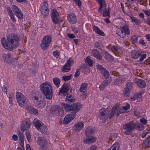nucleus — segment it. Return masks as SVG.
Masks as SVG:
<instances>
[{
  "label": "nucleus",
  "mask_w": 150,
  "mask_h": 150,
  "mask_svg": "<svg viewBox=\"0 0 150 150\" xmlns=\"http://www.w3.org/2000/svg\"><path fill=\"white\" fill-rule=\"evenodd\" d=\"M19 37L16 34L11 33L7 36L6 41L5 38L1 40V43L6 49L12 51L13 49L16 48L18 45Z\"/></svg>",
  "instance_id": "1"
},
{
  "label": "nucleus",
  "mask_w": 150,
  "mask_h": 150,
  "mask_svg": "<svg viewBox=\"0 0 150 150\" xmlns=\"http://www.w3.org/2000/svg\"><path fill=\"white\" fill-rule=\"evenodd\" d=\"M40 89L41 92L44 95L47 99L50 100L52 98V89L50 83L45 82L41 83L40 86Z\"/></svg>",
  "instance_id": "2"
},
{
  "label": "nucleus",
  "mask_w": 150,
  "mask_h": 150,
  "mask_svg": "<svg viewBox=\"0 0 150 150\" xmlns=\"http://www.w3.org/2000/svg\"><path fill=\"white\" fill-rule=\"evenodd\" d=\"M16 96L17 101L20 106L25 109L26 107L29 105L26 97L23 94L19 92L16 93Z\"/></svg>",
  "instance_id": "3"
},
{
  "label": "nucleus",
  "mask_w": 150,
  "mask_h": 150,
  "mask_svg": "<svg viewBox=\"0 0 150 150\" xmlns=\"http://www.w3.org/2000/svg\"><path fill=\"white\" fill-rule=\"evenodd\" d=\"M34 126L41 133L45 134L47 132V129L46 126L42 122L37 119H34L33 122Z\"/></svg>",
  "instance_id": "4"
},
{
  "label": "nucleus",
  "mask_w": 150,
  "mask_h": 150,
  "mask_svg": "<svg viewBox=\"0 0 150 150\" xmlns=\"http://www.w3.org/2000/svg\"><path fill=\"white\" fill-rule=\"evenodd\" d=\"M122 128L125 134L132 135V131L134 129V122L132 121L125 124L123 125Z\"/></svg>",
  "instance_id": "5"
},
{
  "label": "nucleus",
  "mask_w": 150,
  "mask_h": 150,
  "mask_svg": "<svg viewBox=\"0 0 150 150\" xmlns=\"http://www.w3.org/2000/svg\"><path fill=\"white\" fill-rule=\"evenodd\" d=\"M40 94L38 92H37L33 94L31 98L36 107L42 108L44 107V105L42 104V102L40 99Z\"/></svg>",
  "instance_id": "6"
},
{
  "label": "nucleus",
  "mask_w": 150,
  "mask_h": 150,
  "mask_svg": "<svg viewBox=\"0 0 150 150\" xmlns=\"http://www.w3.org/2000/svg\"><path fill=\"white\" fill-rule=\"evenodd\" d=\"M96 1L98 2L100 5V7L98 9V11L100 12V13H101L102 8L105 7L103 13V15L104 17L109 16L110 14V7H108V10H107L106 4L105 1L104 0H96Z\"/></svg>",
  "instance_id": "7"
},
{
  "label": "nucleus",
  "mask_w": 150,
  "mask_h": 150,
  "mask_svg": "<svg viewBox=\"0 0 150 150\" xmlns=\"http://www.w3.org/2000/svg\"><path fill=\"white\" fill-rule=\"evenodd\" d=\"M50 112L52 114L58 116L62 115L63 113V111L62 110L60 107L57 105L52 106L51 108Z\"/></svg>",
  "instance_id": "8"
},
{
  "label": "nucleus",
  "mask_w": 150,
  "mask_h": 150,
  "mask_svg": "<svg viewBox=\"0 0 150 150\" xmlns=\"http://www.w3.org/2000/svg\"><path fill=\"white\" fill-rule=\"evenodd\" d=\"M100 115L99 117L102 122L104 123L108 119L110 111L108 108L100 110L99 111Z\"/></svg>",
  "instance_id": "9"
},
{
  "label": "nucleus",
  "mask_w": 150,
  "mask_h": 150,
  "mask_svg": "<svg viewBox=\"0 0 150 150\" xmlns=\"http://www.w3.org/2000/svg\"><path fill=\"white\" fill-rule=\"evenodd\" d=\"M51 41V37L48 35L45 36L43 38L40 46L43 50L46 49Z\"/></svg>",
  "instance_id": "10"
},
{
  "label": "nucleus",
  "mask_w": 150,
  "mask_h": 150,
  "mask_svg": "<svg viewBox=\"0 0 150 150\" xmlns=\"http://www.w3.org/2000/svg\"><path fill=\"white\" fill-rule=\"evenodd\" d=\"M121 32L117 34L121 38H124L126 36V35H129L130 33V30L128 25L126 24L125 25L120 27Z\"/></svg>",
  "instance_id": "11"
},
{
  "label": "nucleus",
  "mask_w": 150,
  "mask_h": 150,
  "mask_svg": "<svg viewBox=\"0 0 150 150\" xmlns=\"http://www.w3.org/2000/svg\"><path fill=\"white\" fill-rule=\"evenodd\" d=\"M96 68L99 70L105 79H108L110 75L109 73L105 68L103 67L102 65L98 64L96 66Z\"/></svg>",
  "instance_id": "12"
},
{
  "label": "nucleus",
  "mask_w": 150,
  "mask_h": 150,
  "mask_svg": "<svg viewBox=\"0 0 150 150\" xmlns=\"http://www.w3.org/2000/svg\"><path fill=\"white\" fill-rule=\"evenodd\" d=\"M37 142L38 145H40V149L42 148H46L47 145V141L44 137H38L37 140Z\"/></svg>",
  "instance_id": "13"
},
{
  "label": "nucleus",
  "mask_w": 150,
  "mask_h": 150,
  "mask_svg": "<svg viewBox=\"0 0 150 150\" xmlns=\"http://www.w3.org/2000/svg\"><path fill=\"white\" fill-rule=\"evenodd\" d=\"M52 18V21L55 24H58L60 21L59 14L57 11L53 9L51 12Z\"/></svg>",
  "instance_id": "14"
},
{
  "label": "nucleus",
  "mask_w": 150,
  "mask_h": 150,
  "mask_svg": "<svg viewBox=\"0 0 150 150\" xmlns=\"http://www.w3.org/2000/svg\"><path fill=\"white\" fill-rule=\"evenodd\" d=\"M31 123L29 118H27L24 120L21 125V129L22 131H25L28 130L30 127Z\"/></svg>",
  "instance_id": "15"
},
{
  "label": "nucleus",
  "mask_w": 150,
  "mask_h": 150,
  "mask_svg": "<svg viewBox=\"0 0 150 150\" xmlns=\"http://www.w3.org/2000/svg\"><path fill=\"white\" fill-rule=\"evenodd\" d=\"M48 5L46 1H44L43 5L41 7V13L44 16H47L48 15L49 10L48 8Z\"/></svg>",
  "instance_id": "16"
},
{
  "label": "nucleus",
  "mask_w": 150,
  "mask_h": 150,
  "mask_svg": "<svg viewBox=\"0 0 150 150\" xmlns=\"http://www.w3.org/2000/svg\"><path fill=\"white\" fill-rule=\"evenodd\" d=\"M2 57L4 62L9 64L11 63L13 60L12 55L10 53L4 54Z\"/></svg>",
  "instance_id": "17"
},
{
  "label": "nucleus",
  "mask_w": 150,
  "mask_h": 150,
  "mask_svg": "<svg viewBox=\"0 0 150 150\" xmlns=\"http://www.w3.org/2000/svg\"><path fill=\"white\" fill-rule=\"evenodd\" d=\"M73 112L71 114L76 116V113L78 112L82 107L81 105L79 103H75L72 104Z\"/></svg>",
  "instance_id": "18"
},
{
  "label": "nucleus",
  "mask_w": 150,
  "mask_h": 150,
  "mask_svg": "<svg viewBox=\"0 0 150 150\" xmlns=\"http://www.w3.org/2000/svg\"><path fill=\"white\" fill-rule=\"evenodd\" d=\"M12 9L15 15L18 18L22 19L23 18V14L21 13V11L15 5L13 6Z\"/></svg>",
  "instance_id": "19"
},
{
  "label": "nucleus",
  "mask_w": 150,
  "mask_h": 150,
  "mask_svg": "<svg viewBox=\"0 0 150 150\" xmlns=\"http://www.w3.org/2000/svg\"><path fill=\"white\" fill-rule=\"evenodd\" d=\"M68 21L72 24H75L77 21V19L74 14L70 13L68 14L67 16Z\"/></svg>",
  "instance_id": "20"
},
{
  "label": "nucleus",
  "mask_w": 150,
  "mask_h": 150,
  "mask_svg": "<svg viewBox=\"0 0 150 150\" xmlns=\"http://www.w3.org/2000/svg\"><path fill=\"white\" fill-rule=\"evenodd\" d=\"M76 117L75 115L72 114L67 115L64 119L63 123L64 124H67L69 123L71 120H72Z\"/></svg>",
  "instance_id": "21"
},
{
  "label": "nucleus",
  "mask_w": 150,
  "mask_h": 150,
  "mask_svg": "<svg viewBox=\"0 0 150 150\" xmlns=\"http://www.w3.org/2000/svg\"><path fill=\"white\" fill-rule=\"evenodd\" d=\"M94 130V128L90 126L88 127L86 129V136L88 137H89L95 133Z\"/></svg>",
  "instance_id": "22"
},
{
  "label": "nucleus",
  "mask_w": 150,
  "mask_h": 150,
  "mask_svg": "<svg viewBox=\"0 0 150 150\" xmlns=\"http://www.w3.org/2000/svg\"><path fill=\"white\" fill-rule=\"evenodd\" d=\"M28 113L36 114L38 113V110L30 105L27 106L25 109Z\"/></svg>",
  "instance_id": "23"
},
{
  "label": "nucleus",
  "mask_w": 150,
  "mask_h": 150,
  "mask_svg": "<svg viewBox=\"0 0 150 150\" xmlns=\"http://www.w3.org/2000/svg\"><path fill=\"white\" fill-rule=\"evenodd\" d=\"M69 87L67 83H64L62 86V87L59 90V92L64 94L67 92L69 90Z\"/></svg>",
  "instance_id": "24"
},
{
  "label": "nucleus",
  "mask_w": 150,
  "mask_h": 150,
  "mask_svg": "<svg viewBox=\"0 0 150 150\" xmlns=\"http://www.w3.org/2000/svg\"><path fill=\"white\" fill-rule=\"evenodd\" d=\"M93 55L95 58L99 60H101L102 56L100 54V53L97 49H93Z\"/></svg>",
  "instance_id": "25"
},
{
  "label": "nucleus",
  "mask_w": 150,
  "mask_h": 150,
  "mask_svg": "<svg viewBox=\"0 0 150 150\" xmlns=\"http://www.w3.org/2000/svg\"><path fill=\"white\" fill-rule=\"evenodd\" d=\"M93 30L97 34L102 36H105V34L97 26L94 25L93 27Z\"/></svg>",
  "instance_id": "26"
},
{
  "label": "nucleus",
  "mask_w": 150,
  "mask_h": 150,
  "mask_svg": "<svg viewBox=\"0 0 150 150\" xmlns=\"http://www.w3.org/2000/svg\"><path fill=\"white\" fill-rule=\"evenodd\" d=\"M140 55H141V54L138 50H136L133 52L131 54L132 57L135 59H137L140 56Z\"/></svg>",
  "instance_id": "27"
},
{
  "label": "nucleus",
  "mask_w": 150,
  "mask_h": 150,
  "mask_svg": "<svg viewBox=\"0 0 150 150\" xmlns=\"http://www.w3.org/2000/svg\"><path fill=\"white\" fill-rule=\"evenodd\" d=\"M137 83L138 86L140 88H144L146 86V84L144 80L138 79Z\"/></svg>",
  "instance_id": "28"
},
{
  "label": "nucleus",
  "mask_w": 150,
  "mask_h": 150,
  "mask_svg": "<svg viewBox=\"0 0 150 150\" xmlns=\"http://www.w3.org/2000/svg\"><path fill=\"white\" fill-rule=\"evenodd\" d=\"M75 99L72 95H69V94H67L65 100V101L67 103H70L74 102L75 101Z\"/></svg>",
  "instance_id": "29"
},
{
  "label": "nucleus",
  "mask_w": 150,
  "mask_h": 150,
  "mask_svg": "<svg viewBox=\"0 0 150 150\" xmlns=\"http://www.w3.org/2000/svg\"><path fill=\"white\" fill-rule=\"evenodd\" d=\"M118 109V107L117 106H114L112 109L111 112L109 114V118L110 119H111L114 116V115L115 114L117 110Z\"/></svg>",
  "instance_id": "30"
},
{
  "label": "nucleus",
  "mask_w": 150,
  "mask_h": 150,
  "mask_svg": "<svg viewBox=\"0 0 150 150\" xmlns=\"http://www.w3.org/2000/svg\"><path fill=\"white\" fill-rule=\"evenodd\" d=\"M142 131L144 129V127L142 125L134 122V129Z\"/></svg>",
  "instance_id": "31"
},
{
  "label": "nucleus",
  "mask_w": 150,
  "mask_h": 150,
  "mask_svg": "<svg viewBox=\"0 0 150 150\" xmlns=\"http://www.w3.org/2000/svg\"><path fill=\"white\" fill-rule=\"evenodd\" d=\"M96 140V138L95 137H92L91 138L83 140V142L86 144H89L95 142Z\"/></svg>",
  "instance_id": "32"
},
{
  "label": "nucleus",
  "mask_w": 150,
  "mask_h": 150,
  "mask_svg": "<svg viewBox=\"0 0 150 150\" xmlns=\"http://www.w3.org/2000/svg\"><path fill=\"white\" fill-rule=\"evenodd\" d=\"M84 125L83 123L81 122L76 123L74 126L76 129L80 130L83 128Z\"/></svg>",
  "instance_id": "33"
},
{
  "label": "nucleus",
  "mask_w": 150,
  "mask_h": 150,
  "mask_svg": "<svg viewBox=\"0 0 150 150\" xmlns=\"http://www.w3.org/2000/svg\"><path fill=\"white\" fill-rule=\"evenodd\" d=\"M142 146L144 147H150V137H149L144 141Z\"/></svg>",
  "instance_id": "34"
},
{
  "label": "nucleus",
  "mask_w": 150,
  "mask_h": 150,
  "mask_svg": "<svg viewBox=\"0 0 150 150\" xmlns=\"http://www.w3.org/2000/svg\"><path fill=\"white\" fill-rule=\"evenodd\" d=\"M111 50L112 52L115 53L120 52L121 51L120 48L115 46H112L111 48Z\"/></svg>",
  "instance_id": "35"
},
{
  "label": "nucleus",
  "mask_w": 150,
  "mask_h": 150,
  "mask_svg": "<svg viewBox=\"0 0 150 150\" xmlns=\"http://www.w3.org/2000/svg\"><path fill=\"white\" fill-rule=\"evenodd\" d=\"M63 105L66 111H70L73 112L72 105H70L67 104H64Z\"/></svg>",
  "instance_id": "36"
},
{
  "label": "nucleus",
  "mask_w": 150,
  "mask_h": 150,
  "mask_svg": "<svg viewBox=\"0 0 150 150\" xmlns=\"http://www.w3.org/2000/svg\"><path fill=\"white\" fill-rule=\"evenodd\" d=\"M87 83H84L82 84L81 85L80 91L81 92H84L86 91L87 89Z\"/></svg>",
  "instance_id": "37"
},
{
  "label": "nucleus",
  "mask_w": 150,
  "mask_h": 150,
  "mask_svg": "<svg viewBox=\"0 0 150 150\" xmlns=\"http://www.w3.org/2000/svg\"><path fill=\"white\" fill-rule=\"evenodd\" d=\"M53 81L54 83L57 88H58L60 83V80L57 77L53 79Z\"/></svg>",
  "instance_id": "38"
},
{
  "label": "nucleus",
  "mask_w": 150,
  "mask_h": 150,
  "mask_svg": "<svg viewBox=\"0 0 150 150\" xmlns=\"http://www.w3.org/2000/svg\"><path fill=\"white\" fill-rule=\"evenodd\" d=\"M119 145L117 143H115L108 150H118L119 149Z\"/></svg>",
  "instance_id": "39"
},
{
  "label": "nucleus",
  "mask_w": 150,
  "mask_h": 150,
  "mask_svg": "<svg viewBox=\"0 0 150 150\" xmlns=\"http://www.w3.org/2000/svg\"><path fill=\"white\" fill-rule=\"evenodd\" d=\"M71 69V67L69 66H68L65 64L63 67L62 68H61V70L63 72H67L69 71Z\"/></svg>",
  "instance_id": "40"
},
{
  "label": "nucleus",
  "mask_w": 150,
  "mask_h": 150,
  "mask_svg": "<svg viewBox=\"0 0 150 150\" xmlns=\"http://www.w3.org/2000/svg\"><path fill=\"white\" fill-rule=\"evenodd\" d=\"M138 38L135 35H132L130 39V41L132 42V44L137 42Z\"/></svg>",
  "instance_id": "41"
},
{
  "label": "nucleus",
  "mask_w": 150,
  "mask_h": 150,
  "mask_svg": "<svg viewBox=\"0 0 150 150\" xmlns=\"http://www.w3.org/2000/svg\"><path fill=\"white\" fill-rule=\"evenodd\" d=\"M95 46L100 50H102L103 48V46L102 45V43L100 41L96 42L95 44Z\"/></svg>",
  "instance_id": "42"
},
{
  "label": "nucleus",
  "mask_w": 150,
  "mask_h": 150,
  "mask_svg": "<svg viewBox=\"0 0 150 150\" xmlns=\"http://www.w3.org/2000/svg\"><path fill=\"white\" fill-rule=\"evenodd\" d=\"M131 18L132 21L134 22L137 25H139L141 23V21L135 17H131Z\"/></svg>",
  "instance_id": "43"
},
{
  "label": "nucleus",
  "mask_w": 150,
  "mask_h": 150,
  "mask_svg": "<svg viewBox=\"0 0 150 150\" xmlns=\"http://www.w3.org/2000/svg\"><path fill=\"white\" fill-rule=\"evenodd\" d=\"M104 53L105 54V58L108 60H112L113 59V57L109 54L106 51H105Z\"/></svg>",
  "instance_id": "44"
},
{
  "label": "nucleus",
  "mask_w": 150,
  "mask_h": 150,
  "mask_svg": "<svg viewBox=\"0 0 150 150\" xmlns=\"http://www.w3.org/2000/svg\"><path fill=\"white\" fill-rule=\"evenodd\" d=\"M122 83V80L121 77H119L116 79L114 82V84H119Z\"/></svg>",
  "instance_id": "45"
},
{
  "label": "nucleus",
  "mask_w": 150,
  "mask_h": 150,
  "mask_svg": "<svg viewBox=\"0 0 150 150\" xmlns=\"http://www.w3.org/2000/svg\"><path fill=\"white\" fill-rule=\"evenodd\" d=\"M125 90L123 91V93L125 96H128L130 94L129 91L130 90L128 88H124Z\"/></svg>",
  "instance_id": "46"
},
{
  "label": "nucleus",
  "mask_w": 150,
  "mask_h": 150,
  "mask_svg": "<svg viewBox=\"0 0 150 150\" xmlns=\"http://www.w3.org/2000/svg\"><path fill=\"white\" fill-rule=\"evenodd\" d=\"M71 74L69 76H62V79L65 81H68L69 80L71 79Z\"/></svg>",
  "instance_id": "47"
},
{
  "label": "nucleus",
  "mask_w": 150,
  "mask_h": 150,
  "mask_svg": "<svg viewBox=\"0 0 150 150\" xmlns=\"http://www.w3.org/2000/svg\"><path fill=\"white\" fill-rule=\"evenodd\" d=\"M85 62L86 63H87L90 67H91L92 66L93 62L90 58H86L85 60Z\"/></svg>",
  "instance_id": "48"
},
{
  "label": "nucleus",
  "mask_w": 150,
  "mask_h": 150,
  "mask_svg": "<svg viewBox=\"0 0 150 150\" xmlns=\"http://www.w3.org/2000/svg\"><path fill=\"white\" fill-rule=\"evenodd\" d=\"M108 79H105V80H104L102 83L103 85H104V86H105V87L108 86L110 83V82L111 81L110 80H109V81H108Z\"/></svg>",
  "instance_id": "49"
},
{
  "label": "nucleus",
  "mask_w": 150,
  "mask_h": 150,
  "mask_svg": "<svg viewBox=\"0 0 150 150\" xmlns=\"http://www.w3.org/2000/svg\"><path fill=\"white\" fill-rule=\"evenodd\" d=\"M73 60L72 58H70L68 59V60H67V62L65 64L70 67L71 64L73 63Z\"/></svg>",
  "instance_id": "50"
},
{
  "label": "nucleus",
  "mask_w": 150,
  "mask_h": 150,
  "mask_svg": "<svg viewBox=\"0 0 150 150\" xmlns=\"http://www.w3.org/2000/svg\"><path fill=\"white\" fill-rule=\"evenodd\" d=\"M26 137L28 142H30L31 141L30 136V134L29 132H27L25 134Z\"/></svg>",
  "instance_id": "51"
},
{
  "label": "nucleus",
  "mask_w": 150,
  "mask_h": 150,
  "mask_svg": "<svg viewBox=\"0 0 150 150\" xmlns=\"http://www.w3.org/2000/svg\"><path fill=\"white\" fill-rule=\"evenodd\" d=\"M124 110L122 108H120L119 110V108L118 107V109L117 110V116H118L120 114L124 112L125 111H124Z\"/></svg>",
  "instance_id": "52"
},
{
  "label": "nucleus",
  "mask_w": 150,
  "mask_h": 150,
  "mask_svg": "<svg viewBox=\"0 0 150 150\" xmlns=\"http://www.w3.org/2000/svg\"><path fill=\"white\" fill-rule=\"evenodd\" d=\"M18 137L20 140H23L24 139V136L23 133L21 132H18Z\"/></svg>",
  "instance_id": "53"
},
{
  "label": "nucleus",
  "mask_w": 150,
  "mask_h": 150,
  "mask_svg": "<svg viewBox=\"0 0 150 150\" xmlns=\"http://www.w3.org/2000/svg\"><path fill=\"white\" fill-rule=\"evenodd\" d=\"M131 84L132 83L130 82L127 83L126 84V88H128L129 89L131 90L132 87Z\"/></svg>",
  "instance_id": "54"
},
{
  "label": "nucleus",
  "mask_w": 150,
  "mask_h": 150,
  "mask_svg": "<svg viewBox=\"0 0 150 150\" xmlns=\"http://www.w3.org/2000/svg\"><path fill=\"white\" fill-rule=\"evenodd\" d=\"M146 54H141L140 55V58L139 60L140 61H142L146 57Z\"/></svg>",
  "instance_id": "55"
},
{
  "label": "nucleus",
  "mask_w": 150,
  "mask_h": 150,
  "mask_svg": "<svg viewBox=\"0 0 150 150\" xmlns=\"http://www.w3.org/2000/svg\"><path fill=\"white\" fill-rule=\"evenodd\" d=\"M80 69H78L76 72L75 73L74 76L75 77H78L80 75Z\"/></svg>",
  "instance_id": "56"
},
{
  "label": "nucleus",
  "mask_w": 150,
  "mask_h": 150,
  "mask_svg": "<svg viewBox=\"0 0 150 150\" xmlns=\"http://www.w3.org/2000/svg\"><path fill=\"white\" fill-rule=\"evenodd\" d=\"M7 10L9 15H11L12 14H13L10 7H7Z\"/></svg>",
  "instance_id": "57"
},
{
  "label": "nucleus",
  "mask_w": 150,
  "mask_h": 150,
  "mask_svg": "<svg viewBox=\"0 0 150 150\" xmlns=\"http://www.w3.org/2000/svg\"><path fill=\"white\" fill-rule=\"evenodd\" d=\"M140 122L143 124H146L147 123V120L144 118H142L140 120Z\"/></svg>",
  "instance_id": "58"
},
{
  "label": "nucleus",
  "mask_w": 150,
  "mask_h": 150,
  "mask_svg": "<svg viewBox=\"0 0 150 150\" xmlns=\"http://www.w3.org/2000/svg\"><path fill=\"white\" fill-rule=\"evenodd\" d=\"M75 2L76 4H77L78 6L80 7L81 6V3L80 0H73Z\"/></svg>",
  "instance_id": "59"
},
{
  "label": "nucleus",
  "mask_w": 150,
  "mask_h": 150,
  "mask_svg": "<svg viewBox=\"0 0 150 150\" xmlns=\"http://www.w3.org/2000/svg\"><path fill=\"white\" fill-rule=\"evenodd\" d=\"M67 36L70 38H75V35L73 34L68 33L67 34Z\"/></svg>",
  "instance_id": "60"
},
{
  "label": "nucleus",
  "mask_w": 150,
  "mask_h": 150,
  "mask_svg": "<svg viewBox=\"0 0 150 150\" xmlns=\"http://www.w3.org/2000/svg\"><path fill=\"white\" fill-rule=\"evenodd\" d=\"M59 52L57 50H56L53 52V55L56 57L57 56H59Z\"/></svg>",
  "instance_id": "61"
},
{
  "label": "nucleus",
  "mask_w": 150,
  "mask_h": 150,
  "mask_svg": "<svg viewBox=\"0 0 150 150\" xmlns=\"http://www.w3.org/2000/svg\"><path fill=\"white\" fill-rule=\"evenodd\" d=\"M130 105L128 104L127 103L126 105L122 107L123 109L125 110H127V109H129L130 108Z\"/></svg>",
  "instance_id": "62"
},
{
  "label": "nucleus",
  "mask_w": 150,
  "mask_h": 150,
  "mask_svg": "<svg viewBox=\"0 0 150 150\" xmlns=\"http://www.w3.org/2000/svg\"><path fill=\"white\" fill-rule=\"evenodd\" d=\"M11 19V20L13 22L15 23L16 22V20L15 19V17H14L13 14H12L11 15H9Z\"/></svg>",
  "instance_id": "63"
},
{
  "label": "nucleus",
  "mask_w": 150,
  "mask_h": 150,
  "mask_svg": "<svg viewBox=\"0 0 150 150\" xmlns=\"http://www.w3.org/2000/svg\"><path fill=\"white\" fill-rule=\"evenodd\" d=\"M97 147L95 146H92L90 148L88 149V150H96Z\"/></svg>",
  "instance_id": "64"
}]
</instances>
